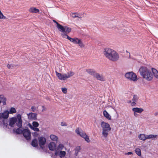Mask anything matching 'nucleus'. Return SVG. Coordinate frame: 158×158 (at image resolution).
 <instances>
[{
	"label": "nucleus",
	"mask_w": 158,
	"mask_h": 158,
	"mask_svg": "<svg viewBox=\"0 0 158 158\" xmlns=\"http://www.w3.org/2000/svg\"><path fill=\"white\" fill-rule=\"evenodd\" d=\"M86 71L89 74L93 76L94 77L96 73L95 70L93 69H86Z\"/></svg>",
	"instance_id": "obj_14"
},
{
	"label": "nucleus",
	"mask_w": 158,
	"mask_h": 158,
	"mask_svg": "<svg viewBox=\"0 0 158 158\" xmlns=\"http://www.w3.org/2000/svg\"><path fill=\"white\" fill-rule=\"evenodd\" d=\"M154 115H155V116L158 115V112H157L155 113L154 114Z\"/></svg>",
	"instance_id": "obj_52"
},
{
	"label": "nucleus",
	"mask_w": 158,
	"mask_h": 158,
	"mask_svg": "<svg viewBox=\"0 0 158 158\" xmlns=\"http://www.w3.org/2000/svg\"><path fill=\"white\" fill-rule=\"evenodd\" d=\"M61 36L63 38L67 39H68L69 40V39L70 38V37H69L66 33L61 34Z\"/></svg>",
	"instance_id": "obj_32"
},
{
	"label": "nucleus",
	"mask_w": 158,
	"mask_h": 158,
	"mask_svg": "<svg viewBox=\"0 0 158 158\" xmlns=\"http://www.w3.org/2000/svg\"><path fill=\"white\" fill-rule=\"evenodd\" d=\"M103 53L107 58L112 61H116L119 59L118 54L114 50H105Z\"/></svg>",
	"instance_id": "obj_2"
},
{
	"label": "nucleus",
	"mask_w": 158,
	"mask_h": 158,
	"mask_svg": "<svg viewBox=\"0 0 158 158\" xmlns=\"http://www.w3.org/2000/svg\"><path fill=\"white\" fill-rule=\"evenodd\" d=\"M76 132L78 135H80L81 137L84 138L85 140L88 143L90 142L89 136L82 131L81 129L79 127L77 128L75 131Z\"/></svg>",
	"instance_id": "obj_5"
},
{
	"label": "nucleus",
	"mask_w": 158,
	"mask_h": 158,
	"mask_svg": "<svg viewBox=\"0 0 158 158\" xmlns=\"http://www.w3.org/2000/svg\"><path fill=\"white\" fill-rule=\"evenodd\" d=\"M55 155L56 156H57L58 155V152L57 151H56L55 152Z\"/></svg>",
	"instance_id": "obj_50"
},
{
	"label": "nucleus",
	"mask_w": 158,
	"mask_h": 158,
	"mask_svg": "<svg viewBox=\"0 0 158 158\" xmlns=\"http://www.w3.org/2000/svg\"><path fill=\"white\" fill-rule=\"evenodd\" d=\"M139 97L136 95H134L133 96L132 100L133 102H137L139 99Z\"/></svg>",
	"instance_id": "obj_31"
},
{
	"label": "nucleus",
	"mask_w": 158,
	"mask_h": 158,
	"mask_svg": "<svg viewBox=\"0 0 158 158\" xmlns=\"http://www.w3.org/2000/svg\"><path fill=\"white\" fill-rule=\"evenodd\" d=\"M139 138L140 140L144 141L147 139V135L144 134H140L139 136Z\"/></svg>",
	"instance_id": "obj_21"
},
{
	"label": "nucleus",
	"mask_w": 158,
	"mask_h": 158,
	"mask_svg": "<svg viewBox=\"0 0 158 158\" xmlns=\"http://www.w3.org/2000/svg\"><path fill=\"white\" fill-rule=\"evenodd\" d=\"M79 42H78L77 44H78L79 46L81 47L82 48L84 47V46L83 43H82L81 40H79Z\"/></svg>",
	"instance_id": "obj_37"
},
{
	"label": "nucleus",
	"mask_w": 158,
	"mask_h": 158,
	"mask_svg": "<svg viewBox=\"0 0 158 158\" xmlns=\"http://www.w3.org/2000/svg\"><path fill=\"white\" fill-rule=\"evenodd\" d=\"M147 139H151L152 140H155L158 138V135H147Z\"/></svg>",
	"instance_id": "obj_18"
},
{
	"label": "nucleus",
	"mask_w": 158,
	"mask_h": 158,
	"mask_svg": "<svg viewBox=\"0 0 158 158\" xmlns=\"http://www.w3.org/2000/svg\"><path fill=\"white\" fill-rule=\"evenodd\" d=\"M56 76L60 80H64L66 79L73 76L74 74L73 72L71 71L67 73L66 74H62L61 73H59L56 71Z\"/></svg>",
	"instance_id": "obj_4"
},
{
	"label": "nucleus",
	"mask_w": 158,
	"mask_h": 158,
	"mask_svg": "<svg viewBox=\"0 0 158 158\" xmlns=\"http://www.w3.org/2000/svg\"><path fill=\"white\" fill-rule=\"evenodd\" d=\"M9 114H13L16 112L15 109L14 107H11L9 111H8Z\"/></svg>",
	"instance_id": "obj_27"
},
{
	"label": "nucleus",
	"mask_w": 158,
	"mask_h": 158,
	"mask_svg": "<svg viewBox=\"0 0 158 158\" xmlns=\"http://www.w3.org/2000/svg\"><path fill=\"white\" fill-rule=\"evenodd\" d=\"M16 118L13 117L10 118L9 119V125L11 127H14L15 124L17 121Z\"/></svg>",
	"instance_id": "obj_11"
},
{
	"label": "nucleus",
	"mask_w": 158,
	"mask_h": 158,
	"mask_svg": "<svg viewBox=\"0 0 158 158\" xmlns=\"http://www.w3.org/2000/svg\"><path fill=\"white\" fill-rule=\"evenodd\" d=\"M152 70L154 77L158 79V71L153 68L152 69Z\"/></svg>",
	"instance_id": "obj_22"
},
{
	"label": "nucleus",
	"mask_w": 158,
	"mask_h": 158,
	"mask_svg": "<svg viewBox=\"0 0 158 158\" xmlns=\"http://www.w3.org/2000/svg\"><path fill=\"white\" fill-rule=\"evenodd\" d=\"M3 124L2 121H0V125H1Z\"/></svg>",
	"instance_id": "obj_53"
},
{
	"label": "nucleus",
	"mask_w": 158,
	"mask_h": 158,
	"mask_svg": "<svg viewBox=\"0 0 158 158\" xmlns=\"http://www.w3.org/2000/svg\"><path fill=\"white\" fill-rule=\"evenodd\" d=\"M143 109L142 108H139L138 107H135L132 108V110L133 112L141 113L143 111Z\"/></svg>",
	"instance_id": "obj_16"
},
{
	"label": "nucleus",
	"mask_w": 158,
	"mask_h": 158,
	"mask_svg": "<svg viewBox=\"0 0 158 158\" xmlns=\"http://www.w3.org/2000/svg\"><path fill=\"white\" fill-rule=\"evenodd\" d=\"M126 52L127 53H128L129 54H130V53L128 52L127 50L126 51Z\"/></svg>",
	"instance_id": "obj_55"
},
{
	"label": "nucleus",
	"mask_w": 158,
	"mask_h": 158,
	"mask_svg": "<svg viewBox=\"0 0 158 158\" xmlns=\"http://www.w3.org/2000/svg\"><path fill=\"white\" fill-rule=\"evenodd\" d=\"M7 67L9 69L12 68L13 67V66L11 64H8L7 65Z\"/></svg>",
	"instance_id": "obj_44"
},
{
	"label": "nucleus",
	"mask_w": 158,
	"mask_h": 158,
	"mask_svg": "<svg viewBox=\"0 0 158 158\" xmlns=\"http://www.w3.org/2000/svg\"><path fill=\"white\" fill-rule=\"evenodd\" d=\"M132 154V153L131 152H128L126 153V154L127 155H131Z\"/></svg>",
	"instance_id": "obj_48"
},
{
	"label": "nucleus",
	"mask_w": 158,
	"mask_h": 158,
	"mask_svg": "<svg viewBox=\"0 0 158 158\" xmlns=\"http://www.w3.org/2000/svg\"><path fill=\"white\" fill-rule=\"evenodd\" d=\"M101 125L102 130V135L105 138H106L111 129L110 125L108 123L103 121L101 122Z\"/></svg>",
	"instance_id": "obj_3"
},
{
	"label": "nucleus",
	"mask_w": 158,
	"mask_h": 158,
	"mask_svg": "<svg viewBox=\"0 0 158 158\" xmlns=\"http://www.w3.org/2000/svg\"><path fill=\"white\" fill-rule=\"evenodd\" d=\"M75 14H76L75 13H74L72 15V18H76V17H78V18H81V17H79L78 16L76 15H75Z\"/></svg>",
	"instance_id": "obj_42"
},
{
	"label": "nucleus",
	"mask_w": 158,
	"mask_h": 158,
	"mask_svg": "<svg viewBox=\"0 0 158 158\" xmlns=\"http://www.w3.org/2000/svg\"><path fill=\"white\" fill-rule=\"evenodd\" d=\"M33 127H38L39 126V123L36 121H34L32 123Z\"/></svg>",
	"instance_id": "obj_36"
},
{
	"label": "nucleus",
	"mask_w": 158,
	"mask_h": 158,
	"mask_svg": "<svg viewBox=\"0 0 158 158\" xmlns=\"http://www.w3.org/2000/svg\"><path fill=\"white\" fill-rule=\"evenodd\" d=\"M57 27L61 32H64L65 31V27H64L59 23H58Z\"/></svg>",
	"instance_id": "obj_20"
},
{
	"label": "nucleus",
	"mask_w": 158,
	"mask_h": 158,
	"mask_svg": "<svg viewBox=\"0 0 158 158\" xmlns=\"http://www.w3.org/2000/svg\"><path fill=\"white\" fill-rule=\"evenodd\" d=\"M81 147L79 146H77L76 148L75 151L77 152H79L81 150Z\"/></svg>",
	"instance_id": "obj_38"
},
{
	"label": "nucleus",
	"mask_w": 158,
	"mask_h": 158,
	"mask_svg": "<svg viewBox=\"0 0 158 158\" xmlns=\"http://www.w3.org/2000/svg\"><path fill=\"white\" fill-rule=\"evenodd\" d=\"M137 113V112H134V115L135 117H137L138 115V114Z\"/></svg>",
	"instance_id": "obj_47"
},
{
	"label": "nucleus",
	"mask_w": 158,
	"mask_h": 158,
	"mask_svg": "<svg viewBox=\"0 0 158 158\" xmlns=\"http://www.w3.org/2000/svg\"><path fill=\"white\" fill-rule=\"evenodd\" d=\"M53 21L56 23V25H57V24H58V23H59L58 22H57L56 21H55V20H53Z\"/></svg>",
	"instance_id": "obj_51"
},
{
	"label": "nucleus",
	"mask_w": 158,
	"mask_h": 158,
	"mask_svg": "<svg viewBox=\"0 0 158 158\" xmlns=\"http://www.w3.org/2000/svg\"><path fill=\"white\" fill-rule=\"evenodd\" d=\"M0 114L2 119H6L9 117V114L7 110L4 111L3 113H0Z\"/></svg>",
	"instance_id": "obj_13"
},
{
	"label": "nucleus",
	"mask_w": 158,
	"mask_h": 158,
	"mask_svg": "<svg viewBox=\"0 0 158 158\" xmlns=\"http://www.w3.org/2000/svg\"><path fill=\"white\" fill-rule=\"evenodd\" d=\"M135 152L136 154L139 156H140L141 155V150L139 148H136L135 150Z\"/></svg>",
	"instance_id": "obj_33"
},
{
	"label": "nucleus",
	"mask_w": 158,
	"mask_h": 158,
	"mask_svg": "<svg viewBox=\"0 0 158 158\" xmlns=\"http://www.w3.org/2000/svg\"><path fill=\"white\" fill-rule=\"evenodd\" d=\"M61 89H62V92L64 93L65 94L67 93V89L66 88H62Z\"/></svg>",
	"instance_id": "obj_39"
},
{
	"label": "nucleus",
	"mask_w": 158,
	"mask_h": 158,
	"mask_svg": "<svg viewBox=\"0 0 158 158\" xmlns=\"http://www.w3.org/2000/svg\"><path fill=\"white\" fill-rule=\"evenodd\" d=\"M31 144L33 147H37L38 144V141L37 139H33L32 142Z\"/></svg>",
	"instance_id": "obj_24"
},
{
	"label": "nucleus",
	"mask_w": 158,
	"mask_h": 158,
	"mask_svg": "<svg viewBox=\"0 0 158 158\" xmlns=\"http://www.w3.org/2000/svg\"><path fill=\"white\" fill-rule=\"evenodd\" d=\"M36 109V107L34 106H32L31 108V110L33 112H35Z\"/></svg>",
	"instance_id": "obj_43"
},
{
	"label": "nucleus",
	"mask_w": 158,
	"mask_h": 158,
	"mask_svg": "<svg viewBox=\"0 0 158 158\" xmlns=\"http://www.w3.org/2000/svg\"><path fill=\"white\" fill-rule=\"evenodd\" d=\"M103 114L104 116L108 119H111V116L106 110L103 111Z\"/></svg>",
	"instance_id": "obj_25"
},
{
	"label": "nucleus",
	"mask_w": 158,
	"mask_h": 158,
	"mask_svg": "<svg viewBox=\"0 0 158 158\" xmlns=\"http://www.w3.org/2000/svg\"><path fill=\"white\" fill-rule=\"evenodd\" d=\"M22 127H19L16 129L15 132L17 134H20L23 133V130H22Z\"/></svg>",
	"instance_id": "obj_28"
},
{
	"label": "nucleus",
	"mask_w": 158,
	"mask_h": 158,
	"mask_svg": "<svg viewBox=\"0 0 158 158\" xmlns=\"http://www.w3.org/2000/svg\"><path fill=\"white\" fill-rule=\"evenodd\" d=\"M29 11L30 13H38L40 11L39 9L34 7L30 8Z\"/></svg>",
	"instance_id": "obj_19"
},
{
	"label": "nucleus",
	"mask_w": 158,
	"mask_h": 158,
	"mask_svg": "<svg viewBox=\"0 0 158 158\" xmlns=\"http://www.w3.org/2000/svg\"><path fill=\"white\" fill-rule=\"evenodd\" d=\"M79 39L77 38H71L70 37L69 40L72 42L74 44H77L79 42Z\"/></svg>",
	"instance_id": "obj_23"
},
{
	"label": "nucleus",
	"mask_w": 158,
	"mask_h": 158,
	"mask_svg": "<svg viewBox=\"0 0 158 158\" xmlns=\"http://www.w3.org/2000/svg\"><path fill=\"white\" fill-rule=\"evenodd\" d=\"M78 152H77V151H75V155L76 156H77L78 154Z\"/></svg>",
	"instance_id": "obj_49"
},
{
	"label": "nucleus",
	"mask_w": 158,
	"mask_h": 158,
	"mask_svg": "<svg viewBox=\"0 0 158 158\" xmlns=\"http://www.w3.org/2000/svg\"><path fill=\"white\" fill-rule=\"evenodd\" d=\"M125 76L127 78L133 81H135L137 80V76L133 72H130L126 73Z\"/></svg>",
	"instance_id": "obj_6"
},
{
	"label": "nucleus",
	"mask_w": 158,
	"mask_h": 158,
	"mask_svg": "<svg viewBox=\"0 0 158 158\" xmlns=\"http://www.w3.org/2000/svg\"><path fill=\"white\" fill-rule=\"evenodd\" d=\"M50 138L53 141H57L58 140V137L54 135H50Z\"/></svg>",
	"instance_id": "obj_26"
},
{
	"label": "nucleus",
	"mask_w": 158,
	"mask_h": 158,
	"mask_svg": "<svg viewBox=\"0 0 158 158\" xmlns=\"http://www.w3.org/2000/svg\"><path fill=\"white\" fill-rule=\"evenodd\" d=\"M48 146L49 149L50 150L54 151L56 149V144L53 142H50Z\"/></svg>",
	"instance_id": "obj_15"
},
{
	"label": "nucleus",
	"mask_w": 158,
	"mask_h": 158,
	"mask_svg": "<svg viewBox=\"0 0 158 158\" xmlns=\"http://www.w3.org/2000/svg\"><path fill=\"white\" fill-rule=\"evenodd\" d=\"M141 75L143 78L148 81L151 80L153 77L151 71L146 67H142L139 69Z\"/></svg>",
	"instance_id": "obj_1"
},
{
	"label": "nucleus",
	"mask_w": 158,
	"mask_h": 158,
	"mask_svg": "<svg viewBox=\"0 0 158 158\" xmlns=\"http://www.w3.org/2000/svg\"><path fill=\"white\" fill-rule=\"evenodd\" d=\"M39 143L41 148H43V147L45 144L46 139L44 137H40L38 138Z\"/></svg>",
	"instance_id": "obj_9"
},
{
	"label": "nucleus",
	"mask_w": 158,
	"mask_h": 158,
	"mask_svg": "<svg viewBox=\"0 0 158 158\" xmlns=\"http://www.w3.org/2000/svg\"><path fill=\"white\" fill-rule=\"evenodd\" d=\"M135 102H133H133L131 103V105L132 106H135V104H136Z\"/></svg>",
	"instance_id": "obj_46"
},
{
	"label": "nucleus",
	"mask_w": 158,
	"mask_h": 158,
	"mask_svg": "<svg viewBox=\"0 0 158 158\" xmlns=\"http://www.w3.org/2000/svg\"><path fill=\"white\" fill-rule=\"evenodd\" d=\"M42 107H43V110H42V111H43V110H44V106H42Z\"/></svg>",
	"instance_id": "obj_54"
},
{
	"label": "nucleus",
	"mask_w": 158,
	"mask_h": 158,
	"mask_svg": "<svg viewBox=\"0 0 158 158\" xmlns=\"http://www.w3.org/2000/svg\"><path fill=\"white\" fill-rule=\"evenodd\" d=\"M28 118L30 120H35L37 119V114L32 112L27 114Z\"/></svg>",
	"instance_id": "obj_10"
},
{
	"label": "nucleus",
	"mask_w": 158,
	"mask_h": 158,
	"mask_svg": "<svg viewBox=\"0 0 158 158\" xmlns=\"http://www.w3.org/2000/svg\"><path fill=\"white\" fill-rule=\"evenodd\" d=\"M17 119L16 123V125L18 127H22V119L21 115L20 114H18L17 116Z\"/></svg>",
	"instance_id": "obj_8"
},
{
	"label": "nucleus",
	"mask_w": 158,
	"mask_h": 158,
	"mask_svg": "<svg viewBox=\"0 0 158 158\" xmlns=\"http://www.w3.org/2000/svg\"><path fill=\"white\" fill-rule=\"evenodd\" d=\"M30 127L34 131L38 132L40 131L39 129L37 128V127H33L31 125H30Z\"/></svg>",
	"instance_id": "obj_35"
},
{
	"label": "nucleus",
	"mask_w": 158,
	"mask_h": 158,
	"mask_svg": "<svg viewBox=\"0 0 158 158\" xmlns=\"http://www.w3.org/2000/svg\"><path fill=\"white\" fill-rule=\"evenodd\" d=\"M94 77L96 78L98 80L101 81H104L105 80V77L102 75L96 73Z\"/></svg>",
	"instance_id": "obj_12"
},
{
	"label": "nucleus",
	"mask_w": 158,
	"mask_h": 158,
	"mask_svg": "<svg viewBox=\"0 0 158 158\" xmlns=\"http://www.w3.org/2000/svg\"><path fill=\"white\" fill-rule=\"evenodd\" d=\"M71 28L68 27L67 26L65 27V31L64 32L66 34L69 33L71 32Z\"/></svg>",
	"instance_id": "obj_30"
},
{
	"label": "nucleus",
	"mask_w": 158,
	"mask_h": 158,
	"mask_svg": "<svg viewBox=\"0 0 158 158\" xmlns=\"http://www.w3.org/2000/svg\"><path fill=\"white\" fill-rule=\"evenodd\" d=\"M32 135L34 137H37L38 135V134L36 132H34L32 133Z\"/></svg>",
	"instance_id": "obj_41"
},
{
	"label": "nucleus",
	"mask_w": 158,
	"mask_h": 158,
	"mask_svg": "<svg viewBox=\"0 0 158 158\" xmlns=\"http://www.w3.org/2000/svg\"><path fill=\"white\" fill-rule=\"evenodd\" d=\"M2 121L4 127L6 128L7 127L8 125L7 122L5 119H2Z\"/></svg>",
	"instance_id": "obj_34"
},
{
	"label": "nucleus",
	"mask_w": 158,
	"mask_h": 158,
	"mask_svg": "<svg viewBox=\"0 0 158 158\" xmlns=\"http://www.w3.org/2000/svg\"><path fill=\"white\" fill-rule=\"evenodd\" d=\"M60 124L62 126H65L67 125V123L64 122H61Z\"/></svg>",
	"instance_id": "obj_40"
},
{
	"label": "nucleus",
	"mask_w": 158,
	"mask_h": 158,
	"mask_svg": "<svg viewBox=\"0 0 158 158\" xmlns=\"http://www.w3.org/2000/svg\"><path fill=\"white\" fill-rule=\"evenodd\" d=\"M6 98L3 95H0V101L1 102V103H2L3 105H6Z\"/></svg>",
	"instance_id": "obj_17"
},
{
	"label": "nucleus",
	"mask_w": 158,
	"mask_h": 158,
	"mask_svg": "<svg viewBox=\"0 0 158 158\" xmlns=\"http://www.w3.org/2000/svg\"><path fill=\"white\" fill-rule=\"evenodd\" d=\"M59 147L61 149L63 148L64 147V145L62 144H60L59 145Z\"/></svg>",
	"instance_id": "obj_45"
},
{
	"label": "nucleus",
	"mask_w": 158,
	"mask_h": 158,
	"mask_svg": "<svg viewBox=\"0 0 158 158\" xmlns=\"http://www.w3.org/2000/svg\"><path fill=\"white\" fill-rule=\"evenodd\" d=\"M66 155V152L64 151H61L59 153L60 157L62 158L64 157Z\"/></svg>",
	"instance_id": "obj_29"
},
{
	"label": "nucleus",
	"mask_w": 158,
	"mask_h": 158,
	"mask_svg": "<svg viewBox=\"0 0 158 158\" xmlns=\"http://www.w3.org/2000/svg\"><path fill=\"white\" fill-rule=\"evenodd\" d=\"M23 134L25 138L27 140L31 139V133L27 127H26L23 130Z\"/></svg>",
	"instance_id": "obj_7"
}]
</instances>
